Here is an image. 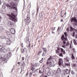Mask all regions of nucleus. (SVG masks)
<instances>
[{"mask_svg":"<svg viewBox=\"0 0 77 77\" xmlns=\"http://www.w3.org/2000/svg\"><path fill=\"white\" fill-rule=\"evenodd\" d=\"M57 49L55 53L57 54H59V56L61 57H63V54L62 53H60V52L63 53V54H65L66 52L65 50H63V49L60 48H57Z\"/></svg>","mask_w":77,"mask_h":77,"instance_id":"nucleus-1","label":"nucleus"},{"mask_svg":"<svg viewBox=\"0 0 77 77\" xmlns=\"http://www.w3.org/2000/svg\"><path fill=\"white\" fill-rule=\"evenodd\" d=\"M27 12H28V14L27 15L26 18L24 19L25 22H26V25H28V24H30V23L31 21V20L30 18V11L29 10H28L27 11Z\"/></svg>","mask_w":77,"mask_h":77,"instance_id":"nucleus-2","label":"nucleus"},{"mask_svg":"<svg viewBox=\"0 0 77 77\" xmlns=\"http://www.w3.org/2000/svg\"><path fill=\"white\" fill-rule=\"evenodd\" d=\"M12 55V54L11 53L9 52H8L7 54V55H5L4 57V58H5V59H6L5 60V61L7 60V59H8V58H9Z\"/></svg>","mask_w":77,"mask_h":77,"instance_id":"nucleus-3","label":"nucleus"},{"mask_svg":"<svg viewBox=\"0 0 77 77\" xmlns=\"http://www.w3.org/2000/svg\"><path fill=\"white\" fill-rule=\"evenodd\" d=\"M66 74H70V71L68 69H66L64 70V75H66Z\"/></svg>","mask_w":77,"mask_h":77,"instance_id":"nucleus-4","label":"nucleus"},{"mask_svg":"<svg viewBox=\"0 0 77 77\" xmlns=\"http://www.w3.org/2000/svg\"><path fill=\"white\" fill-rule=\"evenodd\" d=\"M8 16L10 17V20H11L13 21H14V22H17V19H15L14 17L11 16L10 14H8Z\"/></svg>","mask_w":77,"mask_h":77,"instance_id":"nucleus-5","label":"nucleus"},{"mask_svg":"<svg viewBox=\"0 0 77 77\" xmlns=\"http://www.w3.org/2000/svg\"><path fill=\"white\" fill-rule=\"evenodd\" d=\"M63 61L62 58H60L59 60L58 65L59 66H62L63 65Z\"/></svg>","mask_w":77,"mask_h":77,"instance_id":"nucleus-6","label":"nucleus"},{"mask_svg":"<svg viewBox=\"0 0 77 77\" xmlns=\"http://www.w3.org/2000/svg\"><path fill=\"white\" fill-rule=\"evenodd\" d=\"M6 33L7 36L9 38H11V37L12 36V34H13L11 32H9L8 31H6Z\"/></svg>","mask_w":77,"mask_h":77,"instance_id":"nucleus-7","label":"nucleus"},{"mask_svg":"<svg viewBox=\"0 0 77 77\" xmlns=\"http://www.w3.org/2000/svg\"><path fill=\"white\" fill-rule=\"evenodd\" d=\"M46 64L47 65H49V67H52L53 65V63L50 61L49 62L48 61H47L46 62Z\"/></svg>","mask_w":77,"mask_h":77,"instance_id":"nucleus-8","label":"nucleus"},{"mask_svg":"<svg viewBox=\"0 0 77 77\" xmlns=\"http://www.w3.org/2000/svg\"><path fill=\"white\" fill-rule=\"evenodd\" d=\"M0 51L2 53H5L6 51V49L4 47H2L0 48Z\"/></svg>","mask_w":77,"mask_h":77,"instance_id":"nucleus-9","label":"nucleus"},{"mask_svg":"<svg viewBox=\"0 0 77 77\" xmlns=\"http://www.w3.org/2000/svg\"><path fill=\"white\" fill-rule=\"evenodd\" d=\"M73 21H74L75 23H77V19H76V18H75V17H73L71 19V23H72Z\"/></svg>","mask_w":77,"mask_h":77,"instance_id":"nucleus-10","label":"nucleus"},{"mask_svg":"<svg viewBox=\"0 0 77 77\" xmlns=\"http://www.w3.org/2000/svg\"><path fill=\"white\" fill-rule=\"evenodd\" d=\"M61 38L62 41H67V38H65V35H64V34H63L62 35Z\"/></svg>","mask_w":77,"mask_h":77,"instance_id":"nucleus-11","label":"nucleus"},{"mask_svg":"<svg viewBox=\"0 0 77 77\" xmlns=\"http://www.w3.org/2000/svg\"><path fill=\"white\" fill-rule=\"evenodd\" d=\"M7 25L8 26L11 27V26H12L13 25H14V23L11 21H8L7 23Z\"/></svg>","mask_w":77,"mask_h":77,"instance_id":"nucleus-12","label":"nucleus"},{"mask_svg":"<svg viewBox=\"0 0 77 77\" xmlns=\"http://www.w3.org/2000/svg\"><path fill=\"white\" fill-rule=\"evenodd\" d=\"M68 58V57H66L64 59V62H69V60Z\"/></svg>","mask_w":77,"mask_h":77,"instance_id":"nucleus-13","label":"nucleus"},{"mask_svg":"<svg viewBox=\"0 0 77 77\" xmlns=\"http://www.w3.org/2000/svg\"><path fill=\"white\" fill-rule=\"evenodd\" d=\"M10 32L13 34L15 33V30L13 28H11L10 30Z\"/></svg>","mask_w":77,"mask_h":77,"instance_id":"nucleus-14","label":"nucleus"},{"mask_svg":"<svg viewBox=\"0 0 77 77\" xmlns=\"http://www.w3.org/2000/svg\"><path fill=\"white\" fill-rule=\"evenodd\" d=\"M11 43V40L9 38L7 42V45H10Z\"/></svg>","mask_w":77,"mask_h":77,"instance_id":"nucleus-15","label":"nucleus"},{"mask_svg":"<svg viewBox=\"0 0 77 77\" xmlns=\"http://www.w3.org/2000/svg\"><path fill=\"white\" fill-rule=\"evenodd\" d=\"M8 8H10L9 9H15V10H17V9H16V7L14 6H11L10 5H8Z\"/></svg>","mask_w":77,"mask_h":77,"instance_id":"nucleus-16","label":"nucleus"},{"mask_svg":"<svg viewBox=\"0 0 77 77\" xmlns=\"http://www.w3.org/2000/svg\"><path fill=\"white\" fill-rule=\"evenodd\" d=\"M53 57L51 56H50V57L47 59V61H50V60H53Z\"/></svg>","mask_w":77,"mask_h":77,"instance_id":"nucleus-17","label":"nucleus"},{"mask_svg":"<svg viewBox=\"0 0 77 77\" xmlns=\"http://www.w3.org/2000/svg\"><path fill=\"white\" fill-rule=\"evenodd\" d=\"M0 60L2 61H5V59L2 56H0Z\"/></svg>","mask_w":77,"mask_h":77,"instance_id":"nucleus-18","label":"nucleus"},{"mask_svg":"<svg viewBox=\"0 0 77 77\" xmlns=\"http://www.w3.org/2000/svg\"><path fill=\"white\" fill-rule=\"evenodd\" d=\"M51 32L52 33H54V30L56 29V27H52L51 28Z\"/></svg>","mask_w":77,"mask_h":77,"instance_id":"nucleus-19","label":"nucleus"},{"mask_svg":"<svg viewBox=\"0 0 77 77\" xmlns=\"http://www.w3.org/2000/svg\"><path fill=\"white\" fill-rule=\"evenodd\" d=\"M42 50H43L44 51V52H45V53H47V48H42Z\"/></svg>","mask_w":77,"mask_h":77,"instance_id":"nucleus-20","label":"nucleus"},{"mask_svg":"<svg viewBox=\"0 0 77 77\" xmlns=\"http://www.w3.org/2000/svg\"><path fill=\"white\" fill-rule=\"evenodd\" d=\"M65 65H66V66H70V63H65Z\"/></svg>","mask_w":77,"mask_h":77,"instance_id":"nucleus-21","label":"nucleus"},{"mask_svg":"<svg viewBox=\"0 0 77 77\" xmlns=\"http://www.w3.org/2000/svg\"><path fill=\"white\" fill-rule=\"evenodd\" d=\"M60 68H58L57 70V74H59V73H60Z\"/></svg>","mask_w":77,"mask_h":77,"instance_id":"nucleus-22","label":"nucleus"},{"mask_svg":"<svg viewBox=\"0 0 77 77\" xmlns=\"http://www.w3.org/2000/svg\"><path fill=\"white\" fill-rule=\"evenodd\" d=\"M72 60H75V57H74V55L72 54Z\"/></svg>","mask_w":77,"mask_h":77,"instance_id":"nucleus-23","label":"nucleus"},{"mask_svg":"<svg viewBox=\"0 0 77 77\" xmlns=\"http://www.w3.org/2000/svg\"><path fill=\"white\" fill-rule=\"evenodd\" d=\"M72 67H76L77 66V64L75 63H73L72 65Z\"/></svg>","mask_w":77,"mask_h":77,"instance_id":"nucleus-24","label":"nucleus"},{"mask_svg":"<svg viewBox=\"0 0 77 77\" xmlns=\"http://www.w3.org/2000/svg\"><path fill=\"white\" fill-rule=\"evenodd\" d=\"M51 74V73H50V71H49L47 73V75H48V76H50Z\"/></svg>","mask_w":77,"mask_h":77,"instance_id":"nucleus-25","label":"nucleus"},{"mask_svg":"<svg viewBox=\"0 0 77 77\" xmlns=\"http://www.w3.org/2000/svg\"><path fill=\"white\" fill-rule=\"evenodd\" d=\"M69 43L68 42H67L66 44V47H69Z\"/></svg>","mask_w":77,"mask_h":77,"instance_id":"nucleus-26","label":"nucleus"},{"mask_svg":"<svg viewBox=\"0 0 77 77\" xmlns=\"http://www.w3.org/2000/svg\"><path fill=\"white\" fill-rule=\"evenodd\" d=\"M73 43L75 45H77V42H76V41H75V40L74 39L73 41Z\"/></svg>","mask_w":77,"mask_h":77,"instance_id":"nucleus-27","label":"nucleus"},{"mask_svg":"<svg viewBox=\"0 0 77 77\" xmlns=\"http://www.w3.org/2000/svg\"><path fill=\"white\" fill-rule=\"evenodd\" d=\"M35 68L33 67H32L31 69V70L32 71H33L34 70H35Z\"/></svg>","mask_w":77,"mask_h":77,"instance_id":"nucleus-28","label":"nucleus"},{"mask_svg":"<svg viewBox=\"0 0 77 77\" xmlns=\"http://www.w3.org/2000/svg\"><path fill=\"white\" fill-rule=\"evenodd\" d=\"M12 5H14V6H15V1L14 2V1L12 3Z\"/></svg>","mask_w":77,"mask_h":77,"instance_id":"nucleus-29","label":"nucleus"},{"mask_svg":"<svg viewBox=\"0 0 77 77\" xmlns=\"http://www.w3.org/2000/svg\"><path fill=\"white\" fill-rule=\"evenodd\" d=\"M75 32H74L73 33H72V36L74 37L75 36Z\"/></svg>","mask_w":77,"mask_h":77,"instance_id":"nucleus-30","label":"nucleus"},{"mask_svg":"<svg viewBox=\"0 0 77 77\" xmlns=\"http://www.w3.org/2000/svg\"><path fill=\"white\" fill-rule=\"evenodd\" d=\"M43 59H44V58H42V60L39 61L40 63H42V62L43 61Z\"/></svg>","mask_w":77,"mask_h":77,"instance_id":"nucleus-31","label":"nucleus"},{"mask_svg":"<svg viewBox=\"0 0 77 77\" xmlns=\"http://www.w3.org/2000/svg\"><path fill=\"white\" fill-rule=\"evenodd\" d=\"M42 51H38V54H41V53H42Z\"/></svg>","mask_w":77,"mask_h":77,"instance_id":"nucleus-32","label":"nucleus"},{"mask_svg":"<svg viewBox=\"0 0 77 77\" xmlns=\"http://www.w3.org/2000/svg\"><path fill=\"white\" fill-rule=\"evenodd\" d=\"M70 29H71V30L72 31L73 30H74V28H72V26H71L70 27Z\"/></svg>","mask_w":77,"mask_h":77,"instance_id":"nucleus-33","label":"nucleus"},{"mask_svg":"<svg viewBox=\"0 0 77 77\" xmlns=\"http://www.w3.org/2000/svg\"><path fill=\"white\" fill-rule=\"evenodd\" d=\"M71 73L72 74V75H74V72L72 70L71 71Z\"/></svg>","mask_w":77,"mask_h":77,"instance_id":"nucleus-34","label":"nucleus"},{"mask_svg":"<svg viewBox=\"0 0 77 77\" xmlns=\"http://www.w3.org/2000/svg\"><path fill=\"white\" fill-rule=\"evenodd\" d=\"M72 50L73 51V52L74 53H75V48H72Z\"/></svg>","mask_w":77,"mask_h":77,"instance_id":"nucleus-35","label":"nucleus"},{"mask_svg":"<svg viewBox=\"0 0 77 77\" xmlns=\"http://www.w3.org/2000/svg\"><path fill=\"white\" fill-rule=\"evenodd\" d=\"M69 47L70 48H73V47L71 46V44H70Z\"/></svg>","mask_w":77,"mask_h":77,"instance_id":"nucleus-36","label":"nucleus"},{"mask_svg":"<svg viewBox=\"0 0 77 77\" xmlns=\"http://www.w3.org/2000/svg\"><path fill=\"white\" fill-rule=\"evenodd\" d=\"M64 34L65 36H67V33L66 32H65L64 33Z\"/></svg>","mask_w":77,"mask_h":77,"instance_id":"nucleus-37","label":"nucleus"},{"mask_svg":"<svg viewBox=\"0 0 77 77\" xmlns=\"http://www.w3.org/2000/svg\"><path fill=\"white\" fill-rule=\"evenodd\" d=\"M63 45H65L66 44V42L64 40L63 41Z\"/></svg>","mask_w":77,"mask_h":77,"instance_id":"nucleus-38","label":"nucleus"},{"mask_svg":"<svg viewBox=\"0 0 77 77\" xmlns=\"http://www.w3.org/2000/svg\"><path fill=\"white\" fill-rule=\"evenodd\" d=\"M60 29V27H58V29H57V32H59V29Z\"/></svg>","mask_w":77,"mask_h":77,"instance_id":"nucleus-39","label":"nucleus"},{"mask_svg":"<svg viewBox=\"0 0 77 77\" xmlns=\"http://www.w3.org/2000/svg\"><path fill=\"white\" fill-rule=\"evenodd\" d=\"M21 52H22V53H23L24 52V49H22L21 50Z\"/></svg>","mask_w":77,"mask_h":77,"instance_id":"nucleus-40","label":"nucleus"},{"mask_svg":"<svg viewBox=\"0 0 77 77\" xmlns=\"http://www.w3.org/2000/svg\"><path fill=\"white\" fill-rule=\"evenodd\" d=\"M29 75V71H28L27 72L26 74V76H27Z\"/></svg>","mask_w":77,"mask_h":77,"instance_id":"nucleus-41","label":"nucleus"},{"mask_svg":"<svg viewBox=\"0 0 77 77\" xmlns=\"http://www.w3.org/2000/svg\"><path fill=\"white\" fill-rule=\"evenodd\" d=\"M69 28L68 27L66 31H67V32H69Z\"/></svg>","mask_w":77,"mask_h":77,"instance_id":"nucleus-42","label":"nucleus"},{"mask_svg":"<svg viewBox=\"0 0 77 77\" xmlns=\"http://www.w3.org/2000/svg\"><path fill=\"white\" fill-rule=\"evenodd\" d=\"M42 56H45V53H43Z\"/></svg>","mask_w":77,"mask_h":77,"instance_id":"nucleus-43","label":"nucleus"},{"mask_svg":"<svg viewBox=\"0 0 77 77\" xmlns=\"http://www.w3.org/2000/svg\"><path fill=\"white\" fill-rule=\"evenodd\" d=\"M32 75V74L31 73H29V76L30 77H31Z\"/></svg>","mask_w":77,"mask_h":77,"instance_id":"nucleus-44","label":"nucleus"},{"mask_svg":"<svg viewBox=\"0 0 77 77\" xmlns=\"http://www.w3.org/2000/svg\"><path fill=\"white\" fill-rule=\"evenodd\" d=\"M65 15V17H66V11L65 12V13L64 14L63 16H64V15Z\"/></svg>","mask_w":77,"mask_h":77,"instance_id":"nucleus-45","label":"nucleus"},{"mask_svg":"<svg viewBox=\"0 0 77 77\" xmlns=\"http://www.w3.org/2000/svg\"><path fill=\"white\" fill-rule=\"evenodd\" d=\"M22 60H24V57H22Z\"/></svg>","mask_w":77,"mask_h":77,"instance_id":"nucleus-46","label":"nucleus"},{"mask_svg":"<svg viewBox=\"0 0 77 77\" xmlns=\"http://www.w3.org/2000/svg\"><path fill=\"white\" fill-rule=\"evenodd\" d=\"M21 47H22L23 48L24 47V46H23V43L21 44Z\"/></svg>","mask_w":77,"mask_h":77,"instance_id":"nucleus-47","label":"nucleus"},{"mask_svg":"<svg viewBox=\"0 0 77 77\" xmlns=\"http://www.w3.org/2000/svg\"><path fill=\"white\" fill-rule=\"evenodd\" d=\"M74 30H75V32H76V33H77V29H75V28H74Z\"/></svg>","mask_w":77,"mask_h":77,"instance_id":"nucleus-48","label":"nucleus"},{"mask_svg":"<svg viewBox=\"0 0 77 77\" xmlns=\"http://www.w3.org/2000/svg\"><path fill=\"white\" fill-rule=\"evenodd\" d=\"M66 46L65 45H64L62 46V47L65 48Z\"/></svg>","mask_w":77,"mask_h":77,"instance_id":"nucleus-49","label":"nucleus"},{"mask_svg":"<svg viewBox=\"0 0 77 77\" xmlns=\"http://www.w3.org/2000/svg\"><path fill=\"white\" fill-rule=\"evenodd\" d=\"M11 15H12V16H13V17H14V16H15V15H14V14H13V13H11Z\"/></svg>","mask_w":77,"mask_h":77,"instance_id":"nucleus-50","label":"nucleus"},{"mask_svg":"<svg viewBox=\"0 0 77 77\" xmlns=\"http://www.w3.org/2000/svg\"><path fill=\"white\" fill-rule=\"evenodd\" d=\"M62 66L63 67V68H65V67H66V66H65V65H63Z\"/></svg>","mask_w":77,"mask_h":77,"instance_id":"nucleus-51","label":"nucleus"},{"mask_svg":"<svg viewBox=\"0 0 77 77\" xmlns=\"http://www.w3.org/2000/svg\"><path fill=\"white\" fill-rule=\"evenodd\" d=\"M39 73H40V74H41L42 73V72L41 71V70H39Z\"/></svg>","mask_w":77,"mask_h":77,"instance_id":"nucleus-52","label":"nucleus"},{"mask_svg":"<svg viewBox=\"0 0 77 77\" xmlns=\"http://www.w3.org/2000/svg\"><path fill=\"white\" fill-rule=\"evenodd\" d=\"M74 26H77V23H74Z\"/></svg>","mask_w":77,"mask_h":77,"instance_id":"nucleus-53","label":"nucleus"},{"mask_svg":"<svg viewBox=\"0 0 77 77\" xmlns=\"http://www.w3.org/2000/svg\"><path fill=\"white\" fill-rule=\"evenodd\" d=\"M75 38H77V34L75 36Z\"/></svg>","mask_w":77,"mask_h":77,"instance_id":"nucleus-54","label":"nucleus"},{"mask_svg":"<svg viewBox=\"0 0 77 77\" xmlns=\"http://www.w3.org/2000/svg\"><path fill=\"white\" fill-rule=\"evenodd\" d=\"M20 62H18L17 63V64H18V65H20Z\"/></svg>","mask_w":77,"mask_h":77,"instance_id":"nucleus-55","label":"nucleus"},{"mask_svg":"<svg viewBox=\"0 0 77 77\" xmlns=\"http://www.w3.org/2000/svg\"><path fill=\"white\" fill-rule=\"evenodd\" d=\"M60 21H61V22L63 21V19H61L60 20Z\"/></svg>","mask_w":77,"mask_h":77,"instance_id":"nucleus-56","label":"nucleus"},{"mask_svg":"<svg viewBox=\"0 0 77 77\" xmlns=\"http://www.w3.org/2000/svg\"><path fill=\"white\" fill-rule=\"evenodd\" d=\"M38 10H39L37 8V12H38Z\"/></svg>","mask_w":77,"mask_h":77,"instance_id":"nucleus-57","label":"nucleus"},{"mask_svg":"<svg viewBox=\"0 0 77 77\" xmlns=\"http://www.w3.org/2000/svg\"><path fill=\"white\" fill-rule=\"evenodd\" d=\"M29 47H30V43H29Z\"/></svg>","mask_w":77,"mask_h":77,"instance_id":"nucleus-58","label":"nucleus"},{"mask_svg":"<svg viewBox=\"0 0 77 77\" xmlns=\"http://www.w3.org/2000/svg\"><path fill=\"white\" fill-rule=\"evenodd\" d=\"M1 4H2V2L0 1V5H1Z\"/></svg>","mask_w":77,"mask_h":77,"instance_id":"nucleus-59","label":"nucleus"},{"mask_svg":"<svg viewBox=\"0 0 77 77\" xmlns=\"http://www.w3.org/2000/svg\"><path fill=\"white\" fill-rule=\"evenodd\" d=\"M49 68H49V67H48V68H46V69H49Z\"/></svg>","mask_w":77,"mask_h":77,"instance_id":"nucleus-60","label":"nucleus"},{"mask_svg":"<svg viewBox=\"0 0 77 77\" xmlns=\"http://www.w3.org/2000/svg\"><path fill=\"white\" fill-rule=\"evenodd\" d=\"M1 21V18L0 17V23Z\"/></svg>","mask_w":77,"mask_h":77,"instance_id":"nucleus-61","label":"nucleus"},{"mask_svg":"<svg viewBox=\"0 0 77 77\" xmlns=\"http://www.w3.org/2000/svg\"><path fill=\"white\" fill-rule=\"evenodd\" d=\"M67 77H69V75H68L67 76Z\"/></svg>","mask_w":77,"mask_h":77,"instance_id":"nucleus-62","label":"nucleus"},{"mask_svg":"<svg viewBox=\"0 0 77 77\" xmlns=\"http://www.w3.org/2000/svg\"><path fill=\"white\" fill-rule=\"evenodd\" d=\"M61 17H63V15L61 16Z\"/></svg>","mask_w":77,"mask_h":77,"instance_id":"nucleus-63","label":"nucleus"},{"mask_svg":"<svg viewBox=\"0 0 77 77\" xmlns=\"http://www.w3.org/2000/svg\"><path fill=\"white\" fill-rule=\"evenodd\" d=\"M19 48V47H18V48H17V49L18 50V49Z\"/></svg>","mask_w":77,"mask_h":77,"instance_id":"nucleus-64","label":"nucleus"}]
</instances>
